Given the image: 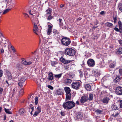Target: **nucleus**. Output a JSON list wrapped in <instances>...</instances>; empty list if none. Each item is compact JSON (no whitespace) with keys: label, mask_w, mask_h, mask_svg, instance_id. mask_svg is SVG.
<instances>
[{"label":"nucleus","mask_w":122,"mask_h":122,"mask_svg":"<svg viewBox=\"0 0 122 122\" xmlns=\"http://www.w3.org/2000/svg\"><path fill=\"white\" fill-rule=\"evenodd\" d=\"M105 25L108 27L112 28L113 26V24L111 23L107 22L105 24Z\"/></svg>","instance_id":"nucleus-13"},{"label":"nucleus","mask_w":122,"mask_h":122,"mask_svg":"<svg viewBox=\"0 0 122 122\" xmlns=\"http://www.w3.org/2000/svg\"><path fill=\"white\" fill-rule=\"evenodd\" d=\"M119 74L120 75H122V69H119Z\"/></svg>","instance_id":"nucleus-49"},{"label":"nucleus","mask_w":122,"mask_h":122,"mask_svg":"<svg viewBox=\"0 0 122 122\" xmlns=\"http://www.w3.org/2000/svg\"><path fill=\"white\" fill-rule=\"evenodd\" d=\"M117 20V18L116 17H113V20L115 23H116V21Z\"/></svg>","instance_id":"nucleus-52"},{"label":"nucleus","mask_w":122,"mask_h":122,"mask_svg":"<svg viewBox=\"0 0 122 122\" xmlns=\"http://www.w3.org/2000/svg\"><path fill=\"white\" fill-rule=\"evenodd\" d=\"M21 72V71L19 69L16 68L12 72L14 77L15 78H17Z\"/></svg>","instance_id":"nucleus-4"},{"label":"nucleus","mask_w":122,"mask_h":122,"mask_svg":"<svg viewBox=\"0 0 122 122\" xmlns=\"http://www.w3.org/2000/svg\"><path fill=\"white\" fill-rule=\"evenodd\" d=\"M119 113H118L117 112V113L115 115H114V114H113L112 115V116L113 117H114L115 118L118 115Z\"/></svg>","instance_id":"nucleus-51"},{"label":"nucleus","mask_w":122,"mask_h":122,"mask_svg":"<svg viewBox=\"0 0 122 122\" xmlns=\"http://www.w3.org/2000/svg\"><path fill=\"white\" fill-rule=\"evenodd\" d=\"M3 90V89L2 88H0V94L2 93Z\"/></svg>","instance_id":"nucleus-61"},{"label":"nucleus","mask_w":122,"mask_h":122,"mask_svg":"<svg viewBox=\"0 0 122 122\" xmlns=\"http://www.w3.org/2000/svg\"><path fill=\"white\" fill-rule=\"evenodd\" d=\"M84 86L87 91H90L91 90L90 85L88 84H86L84 85Z\"/></svg>","instance_id":"nucleus-18"},{"label":"nucleus","mask_w":122,"mask_h":122,"mask_svg":"<svg viewBox=\"0 0 122 122\" xmlns=\"http://www.w3.org/2000/svg\"><path fill=\"white\" fill-rule=\"evenodd\" d=\"M48 87L49 88H50L51 90H53V87L51 85H48Z\"/></svg>","instance_id":"nucleus-53"},{"label":"nucleus","mask_w":122,"mask_h":122,"mask_svg":"<svg viewBox=\"0 0 122 122\" xmlns=\"http://www.w3.org/2000/svg\"><path fill=\"white\" fill-rule=\"evenodd\" d=\"M37 59L36 58H34L33 61L31 60L32 61H29V62H27L25 60H22V63L23 64L25 65H29L32 64L33 62H34V61L35 62H36Z\"/></svg>","instance_id":"nucleus-6"},{"label":"nucleus","mask_w":122,"mask_h":122,"mask_svg":"<svg viewBox=\"0 0 122 122\" xmlns=\"http://www.w3.org/2000/svg\"><path fill=\"white\" fill-rule=\"evenodd\" d=\"M37 10V8L36 7H34L32 9H31L29 11V14L31 15H33V14L31 13V12H34L36 11Z\"/></svg>","instance_id":"nucleus-20"},{"label":"nucleus","mask_w":122,"mask_h":122,"mask_svg":"<svg viewBox=\"0 0 122 122\" xmlns=\"http://www.w3.org/2000/svg\"><path fill=\"white\" fill-rule=\"evenodd\" d=\"M71 97V93L66 94V100H70Z\"/></svg>","instance_id":"nucleus-25"},{"label":"nucleus","mask_w":122,"mask_h":122,"mask_svg":"<svg viewBox=\"0 0 122 122\" xmlns=\"http://www.w3.org/2000/svg\"><path fill=\"white\" fill-rule=\"evenodd\" d=\"M53 32L54 33V34H58L59 33V32H58L57 30L55 29H54Z\"/></svg>","instance_id":"nucleus-43"},{"label":"nucleus","mask_w":122,"mask_h":122,"mask_svg":"<svg viewBox=\"0 0 122 122\" xmlns=\"http://www.w3.org/2000/svg\"><path fill=\"white\" fill-rule=\"evenodd\" d=\"M116 93L118 95H122V87L120 86L117 87L115 90Z\"/></svg>","instance_id":"nucleus-9"},{"label":"nucleus","mask_w":122,"mask_h":122,"mask_svg":"<svg viewBox=\"0 0 122 122\" xmlns=\"http://www.w3.org/2000/svg\"><path fill=\"white\" fill-rule=\"evenodd\" d=\"M115 66V63H111L109 65V67L111 68H113Z\"/></svg>","instance_id":"nucleus-36"},{"label":"nucleus","mask_w":122,"mask_h":122,"mask_svg":"<svg viewBox=\"0 0 122 122\" xmlns=\"http://www.w3.org/2000/svg\"><path fill=\"white\" fill-rule=\"evenodd\" d=\"M61 41L63 45L66 46L69 45L71 42L70 39L66 37L62 38L61 40Z\"/></svg>","instance_id":"nucleus-3"},{"label":"nucleus","mask_w":122,"mask_h":122,"mask_svg":"<svg viewBox=\"0 0 122 122\" xmlns=\"http://www.w3.org/2000/svg\"><path fill=\"white\" fill-rule=\"evenodd\" d=\"M25 112V111L24 109H21L19 111V113L20 114H23Z\"/></svg>","instance_id":"nucleus-29"},{"label":"nucleus","mask_w":122,"mask_h":122,"mask_svg":"<svg viewBox=\"0 0 122 122\" xmlns=\"http://www.w3.org/2000/svg\"><path fill=\"white\" fill-rule=\"evenodd\" d=\"M93 98V94H89V97L88 99L89 101H91L92 100Z\"/></svg>","instance_id":"nucleus-33"},{"label":"nucleus","mask_w":122,"mask_h":122,"mask_svg":"<svg viewBox=\"0 0 122 122\" xmlns=\"http://www.w3.org/2000/svg\"><path fill=\"white\" fill-rule=\"evenodd\" d=\"M23 14L26 17H29L28 15L26 13H23Z\"/></svg>","instance_id":"nucleus-56"},{"label":"nucleus","mask_w":122,"mask_h":122,"mask_svg":"<svg viewBox=\"0 0 122 122\" xmlns=\"http://www.w3.org/2000/svg\"><path fill=\"white\" fill-rule=\"evenodd\" d=\"M82 117V115L80 113H79L76 114V118L77 119H79L81 118Z\"/></svg>","instance_id":"nucleus-30"},{"label":"nucleus","mask_w":122,"mask_h":122,"mask_svg":"<svg viewBox=\"0 0 122 122\" xmlns=\"http://www.w3.org/2000/svg\"><path fill=\"white\" fill-rule=\"evenodd\" d=\"M62 74L61 73L58 75H55V77L57 78H59L61 77L62 76Z\"/></svg>","instance_id":"nucleus-35"},{"label":"nucleus","mask_w":122,"mask_h":122,"mask_svg":"<svg viewBox=\"0 0 122 122\" xmlns=\"http://www.w3.org/2000/svg\"><path fill=\"white\" fill-rule=\"evenodd\" d=\"M10 10L11 9H6V10H5L4 11V12H3V14H5L8 12V11H10Z\"/></svg>","instance_id":"nucleus-40"},{"label":"nucleus","mask_w":122,"mask_h":122,"mask_svg":"<svg viewBox=\"0 0 122 122\" xmlns=\"http://www.w3.org/2000/svg\"><path fill=\"white\" fill-rule=\"evenodd\" d=\"M118 8L119 10L122 12V3H121L119 4Z\"/></svg>","instance_id":"nucleus-38"},{"label":"nucleus","mask_w":122,"mask_h":122,"mask_svg":"<svg viewBox=\"0 0 122 122\" xmlns=\"http://www.w3.org/2000/svg\"><path fill=\"white\" fill-rule=\"evenodd\" d=\"M47 20H50L53 18V16L51 14L46 15Z\"/></svg>","instance_id":"nucleus-22"},{"label":"nucleus","mask_w":122,"mask_h":122,"mask_svg":"<svg viewBox=\"0 0 122 122\" xmlns=\"http://www.w3.org/2000/svg\"><path fill=\"white\" fill-rule=\"evenodd\" d=\"M11 49L13 50H14L15 48L13 46H11L10 47Z\"/></svg>","instance_id":"nucleus-64"},{"label":"nucleus","mask_w":122,"mask_h":122,"mask_svg":"<svg viewBox=\"0 0 122 122\" xmlns=\"http://www.w3.org/2000/svg\"><path fill=\"white\" fill-rule=\"evenodd\" d=\"M20 64H18L17 65V67L16 68L19 69V68H20Z\"/></svg>","instance_id":"nucleus-59"},{"label":"nucleus","mask_w":122,"mask_h":122,"mask_svg":"<svg viewBox=\"0 0 122 122\" xmlns=\"http://www.w3.org/2000/svg\"><path fill=\"white\" fill-rule=\"evenodd\" d=\"M120 77L119 76H117L114 80V82H115L116 83L120 81Z\"/></svg>","instance_id":"nucleus-27"},{"label":"nucleus","mask_w":122,"mask_h":122,"mask_svg":"<svg viewBox=\"0 0 122 122\" xmlns=\"http://www.w3.org/2000/svg\"><path fill=\"white\" fill-rule=\"evenodd\" d=\"M109 100V98L106 97L103 99L102 101L103 103L106 104L108 103Z\"/></svg>","instance_id":"nucleus-17"},{"label":"nucleus","mask_w":122,"mask_h":122,"mask_svg":"<svg viewBox=\"0 0 122 122\" xmlns=\"http://www.w3.org/2000/svg\"><path fill=\"white\" fill-rule=\"evenodd\" d=\"M87 64L89 66L92 67L95 65V62L93 59H90L87 61Z\"/></svg>","instance_id":"nucleus-7"},{"label":"nucleus","mask_w":122,"mask_h":122,"mask_svg":"<svg viewBox=\"0 0 122 122\" xmlns=\"http://www.w3.org/2000/svg\"><path fill=\"white\" fill-rule=\"evenodd\" d=\"M39 30L38 28L36 23L34 24V26L33 29V31L35 34L36 35H38V34L37 32Z\"/></svg>","instance_id":"nucleus-12"},{"label":"nucleus","mask_w":122,"mask_h":122,"mask_svg":"<svg viewBox=\"0 0 122 122\" xmlns=\"http://www.w3.org/2000/svg\"><path fill=\"white\" fill-rule=\"evenodd\" d=\"M52 11V10L51 9L49 8L48 9L46 10V15L51 14Z\"/></svg>","instance_id":"nucleus-24"},{"label":"nucleus","mask_w":122,"mask_h":122,"mask_svg":"<svg viewBox=\"0 0 122 122\" xmlns=\"http://www.w3.org/2000/svg\"><path fill=\"white\" fill-rule=\"evenodd\" d=\"M79 75L80 76V77H83V72L82 71H79Z\"/></svg>","instance_id":"nucleus-47"},{"label":"nucleus","mask_w":122,"mask_h":122,"mask_svg":"<svg viewBox=\"0 0 122 122\" xmlns=\"http://www.w3.org/2000/svg\"><path fill=\"white\" fill-rule=\"evenodd\" d=\"M112 108L113 110H118V108L117 106L113 104L112 105Z\"/></svg>","instance_id":"nucleus-31"},{"label":"nucleus","mask_w":122,"mask_h":122,"mask_svg":"<svg viewBox=\"0 0 122 122\" xmlns=\"http://www.w3.org/2000/svg\"><path fill=\"white\" fill-rule=\"evenodd\" d=\"M114 29L115 30L118 32H119L120 33V29H118V28L115 27L114 28Z\"/></svg>","instance_id":"nucleus-50"},{"label":"nucleus","mask_w":122,"mask_h":122,"mask_svg":"<svg viewBox=\"0 0 122 122\" xmlns=\"http://www.w3.org/2000/svg\"><path fill=\"white\" fill-rule=\"evenodd\" d=\"M81 85V82L77 81L73 82L72 84V87L76 89H78L80 88Z\"/></svg>","instance_id":"nucleus-5"},{"label":"nucleus","mask_w":122,"mask_h":122,"mask_svg":"<svg viewBox=\"0 0 122 122\" xmlns=\"http://www.w3.org/2000/svg\"><path fill=\"white\" fill-rule=\"evenodd\" d=\"M55 92L56 94L58 95H61L62 94V90L60 89L56 91Z\"/></svg>","instance_id":"nucleus-19"},{"label":"nucleus","mask_w":122,"mask_h":122,"mask_svg":"<svg viewBox=\"0 0 122 122\" xmlns=\"http://www.w3.org/2000/svg\"><path fill=\"white\" fill-rule=\"evenodd\" d=\"M72 81V80L69 79H65V82L67 84L70 83Z\"/></svg>","instance_id":"nucleus-26"},{"label":"nucleus","mask_w":122,"mask_h":122,"mask_svg":"<svg viewBox=\"0 0 122 122\" xmlns=\"http://www.w3.org/2000/svg\"><path fill=\"white\" fill-rule=\"evenodd\" d=\"M118 42L119 44L122 46V40H118Z\"/></svg>","instance_id":"nucleus-54"},{"label":"nucleus","mask_w":122,"mask_h":122,"mask_svg":"<svg viewBox=\"0 0 122 122\" xmlns=\"http://www.w3.org/2000/svg\"><path fill=\"white\" fill-rule=\"evenodd\" d=\"M57 63L56 61H53L51 62V64L53 66H55V65Z\"/></svg>","instance_id":"nucleus-41"},{"label":"nucleus","mask_w":122,"mask_h":122,"mask_svg":"<svg viewBox=\"0 0 122 122\" xmlns=\"http://www.w3.org/2000/svg\"><path fill=\"white\" fill-rule=\"evenodd\" d=\"M65 90L66 92V94L70 93L71 90L69 87H65Z\"/></svg>","instance_id":"nucleus-23"},{"label":"nucleus","mask_w":122,"mask_h":122,"mask_svg":"<svg viewBox=\"0 0 122 122\" xmlns=\"http://www.w3.org/2000/svg\"><path fill=\"white\" fill-rule=\"evenodd\" d=\"M25 77L23 76L22 77H19L18 78L19 81H20L21 82H25Z\"/></svg>","instance_id":"nucleus-21"},{"label":"nucleus","mask_w":122,"mask_h":122,"mask_svg":"<svg viewBox=\"0 0 122 122\" xmlns=\"http://www.w3.org/2000/svg\"><path fill=\"white\" fill-rule=\"evenodd\" d=\"M6 75L8 78L9 79H10L12 78V76L11 73L8 71H6Z\"/></svg>","instance_id":"nucleus-15"},{"label":"nucleus","mask_w":122,"mask_h":122,"mask_svg":"<svg viewBox=\"0 0 122 122\" xmlns=\"http://www.w3.org/2000/svg\"><path fill=\"white\" fill-rule=\"evenodd\" d=\"M3 73L0 70V77H2V76Z\"/></svg>","instance_id":"nucleus-60"},{"label":"nucleus","mask_w":122,"mask_h":122,"mask_svg":"<svg viewBox=\"0 0 122 122\" xmlns=\"http://www.w3.org/2000/svg\"><path fill=\"white\" fill-rule=\"evenodd\" d=\"M47 79L49 80H52L53 79V74L52 72H50L49 73Z\"/></svg>","instance_id":"nucleus-14"},{"label":"nucleus","mask_w":122,"mask_h":122,"mask_svg":"<svg viewBox=\"0 0 122 122\" xmlns=\"http://www.w3.org/2000/svg\"><path fill=\"white\" fill-rule=\"evenodd\" d=\"M60 113L62 116H64L65 115H64V113L63 112H61Z\"/></svg>","instance_id":"nucleus-62"},{"label":"nucleus","mask_w":122,"mask_h":122,"mask_svg":"<svg viewBox=\"0 0 122 122\" xmlns=\"http://www.w3.org/2000/svg\"><path fill=\"white\" fill-rule=\"evenodd\" d=\"M24 89L23 88L21 89L20 91L19 94L20 95H22L24 93Z\"/></svg>","instance_id":"nucleus-42"},{"label":"nucleus","mask_w":122,"mask_h":122,"mask_svg":"<svg viewBox=\"0 0 122 122\" xmlns=\"http://www.w3.org/2000/svg\"><path fill=\"white\" fill-rule=\"evenodd\" d=\"M102 110H101L99 109H97L95 111L96 112L97 114H100L103 112Z\"/></svg>","instance_id":"nucleus-32"},{"label":"nucleus","mask_w":122,"mask_h":122,"mask_svg":"<svg viewBox=\"0 0 122 122\" xmlns=\"http://www.w3.org/2000/svg\"><path fill=\"white\" fill-rule=\"evenodd\" d=\"M36 111L39 112L40 113L41 111V108L39 106H38V107L36 108Z\"/></svg>","instance_id":"nucleus-39"},{"label":"nucleus","mask_w":122,"mask_h":122,"mask_svg":"<svg viewBox=\"0 0 122 122\" xmlns=\"http://www.w3.org/2000/svg\"><path fill=\"white\" fill-rule=\"evenodd\" d=\"M38 97H36L35 98V103L36 105L38 103Z\"/></svg>","instance_id":"nucleus-44"},{"label":"nucleus","mask_w":122,"mask_h":122,"mask_svg":"<svg viewBox=\"0 0 122 122\" xmlns=\"http://www.w3.org/2000/svg\"><path fill=\"white\" fill-rule=\"evenodd\" d=\"M13 0H5V1H7V4H10Z\"/></svg>","instance_id":"nucleus-48"},{"label":"nucleus","mask_w":122,"mask_h":122,"mask_svg":"<svg viewBox=\"0 0 122 122\" xmlns=\"http://www.w3.org/2000/svg\"><path fill=\"white\" fill-rule=\"evenodd\" d=\"M92 73L95 76H96L97 75V72L96 71H92Z\"/></svg>","instance_id":"nucleus-45"},{"label":"nucleus","mask_w":122,"mask_h":122,"mask_svg":"<svg viewBox=\"0 0 122 122\" xmlns=\"http://www.w3.org/2000/svg\"><path fill=\"white\" fill-rule=\"evenodd\" d=\"M65 53L66 54L71 56L75 55L76 53V51L74 50L72 48H67L65 49Z\"/></svg>","instance_id":"nucleus-2"},{"label":"nucleus","mask_w":122,"mask_h":122,"mask_svg":"<svg viewBox=\"0 0 122 122\" xmlns=\"http://www.w3.org/2000/svg\"><path fill=\"white\" fill-rule=\"evenodd\" d=\"M4 51L3 49H1L0 50V52L2 53H4Z\"/></svg>","instance_id":"nucleus-58"},{"label":"nucleus","mask_w":122,"mask_h":122,"mask_svg":"<svg viewBox=\"0 0 122 122\" xmlns=\"http://www.w3.org/2000/svg\"><path fill=\"white\" fill-rule=\"evenodd\" d=\"M75 106V103L73 101H68L63 103V107L65 109L69 110L71 109Z\"/></svg>","instance_id":"nucleus-1"},{"label":"nucleus","mask_w":122,"mask_h":122,"mask_svg":"<svg viewBox=\"0 0 122 122\" xmlns=\"http://www.w3.org/2000/svg\"><path fill=\"white\" fill-rule=\"evenodd\" d=\"M120 108H122V101H120Z\"/></svg>","instance_id":"nucleus-55"},{"label":"nucleus","mask_w":122,"mask_h":122,"mask_svg":"<svg viewBox=\"0 0 122 122\" xmlns=\"http://www.w3.org/2000/svg\"><path fill=\"white\" fill-rule=\"evenodd\" d=\"M47 34L48 35H50L52 32V28L53 27V25L50 22L47 23Z\"/></svg>","instance_id":"nucleus-8"},{"label":"nucleus","mask_w":122,"mask_h":122,"mask_svg":"<svg viewBox=\"0 0 122 122\" xmlns=\"http://www.w3.org/2000/svg\"><path fill=\"white\" fill-rule=\"evenodd\" d=\"M60 60L61 62L65 64H68L72 61L66 60L62 57L60 58Z\"/></svg>","instance_id":"nucleus-10"},{"label":"nucleus","mask_w":122,"mask_h":122,"mask_svg":"<svg viewBox=\"0 0 122 122\" xmlns=\"http://www.w3.org/2000/svg\"><path fill=\"white\" fill-rule=\"evenodd\" d=\"M65 68V70H67L68 69V66H64Z\"/></svg>","instance_id":"nucleus-63"},{"label":"nucleus","mask_w":122,"mask_h":122,"mask_svg":"<svg viewBox=\"0 0 122 122\" xmlns=\"http://www.w3.org/2000/svg\"><path fill=\"white\" fill-rule=\"evenodd\" d=\"M116 53L117 54H121L122 53V48H120L117 51Z\"/></svg>","instance_id":"nucleus-28"},{"label":"nucleus","mask_w":122,"mask_h":122,"mask_svg":"<svg viewBox=\"0 0 122 122\" xmlns=\"http://www.w3.org/2000/svg\"><path fill=\"white\" fill-rule=\"evenodd\" d=\"M5 111L7 113L11 114H12V112H10L9 109H7L6 108H5Z\"/></svg>","instance_id":"nucleus-37"},{"label":"nucleus","mask_w":122,"mask_h":122,"mask_svg":"<svg viewBox=\"0 0 122 122\" xmlns=\"http://www.w3.org/2000/svg\"><path fill=\"white\" fill-rule=\"evenodd\" d=\"M40 113L38 111H36L34 113L33 115V116L34 117H35L37 116V115Z\"/></svg>","instance_id":"nucleus-46"},{"label":"nucleus","mask_w":122,"mask_h":122,"mask_svg":"<svg viewBox=\"0 0 122 122\" xmlns=\"http://www.w3.org/2000/svg\"><path fill=\"white\" fill-rule=\"evenodd\" d=\"M118 24L119 27V29L120 30V33H122V23L120 20L118 22Z\"/></svg>","instance_id":"nucleus-16"},{"label":"nucleus","mask_w":122,"mask_h":122,"mask_svg":"<svg viewBox=\"0 0 122 122\" xmlns=\"http://www.w3.org/2000/svg\"><path fill=\"white\" fill-rule=\"evenodd\" d=\"M24 84V82H21V81H19L18 84L19 86L22 87Z\"/></svg>","instance_id":"nucleus-34"},{"label":"nucleus","mask_w":122,"mask_h":122,"mask_svg":"<svg viewBox=\"0 0 122 122\" xmlns=\"http://www.w3.org/2000/svg\"><path fill=\"white\" fill-rule=\"evenodd\" d=\"M105 14V11H102L100 12V14L102 15H103Z\"/></svg>","instance_id":"nucleus-57"},{"label":"nucleus","mask_w":122,"mask_h":122,"mask_svg":"<svg viewBox=\"0 0 122 122\" xmlns=\"http://www.w3.org/2000/svg\"><path fill=\"white\" fill-rule=\"evenodd\" d=\"M88 99L87 96H83L81 97L80 99V102L81 103H83L87 102Z\"/></svg>","instance_id":"nucleus-11"}]
</instances>
